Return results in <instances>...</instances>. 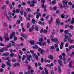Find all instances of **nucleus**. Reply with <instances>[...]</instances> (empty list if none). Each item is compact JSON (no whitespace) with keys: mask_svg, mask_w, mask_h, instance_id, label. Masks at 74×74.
<instances>
[{"mask_svg":"<svg viewBox=\"0 0 74 74\" xmlns=\"http://www.w3.org/2000/svg\"><path fill=\"white\" fill-rule=\"evenodd\" d=\"M4 47L0 50V52H4Z\"/></svg>","mask_w":74,"mask_h":74,"instance_id":"obj_23","label":"nucleus"},{"mask_svg":"<svg viewBox=\"0 0 74 74\" xmlns=\"http://www.w3.org/2000/svg\"><path fill=\"white\" fill-rule=\"evenodd\" d=\"M32 22L34 24H35V20L34 19H32Z\"/></svg>","mask_w":74,"mask_h":74,"instance_id":"obj_53","label":"nucleus"},{"mask_svg":"<svg viewBox=\"0 0 74 74\" xmlns=\"http://www.w3.org/2000/svg\"><path fill=\"white\" fill-rule=\"evenodd\" d=\"M42 8H44V9H46V6L45 5H44V3H42Z\"/></svg>","mask_w":74,"mask_h":74,"instance_id":"obj_16","label":"nucleus"},{"mask_svg":"<svg viewBox=\"0 0 74 74\" xmlns=\"http://www.w3.org/2000/svg\"><path fill=\"white\" fill-rule=\"evenodd\" d=\"M5 8V5H4L3 7L1 8V9L2 10L3 9H4Z\"/></svg>","mask_w":74,"mask_h":74,"instance_id":"obj_45","label":"nucleus"},{"mask_svg":"<svg viewBox=\"0 0 74 74\" xmlns=\"http://www.w3.org/2000/svg\"><path fill=\"white\" fill-rule=\"evenodd\" d=\"M30 26V25H29V23H28L27 25V28H29Z\"/></svg>","mask_w":74,"mask_h":74,"instance_id":"obj_48","label":"nucleus"},{"mask_svg":"<svg viewBox=\"0 0 74 74\" xmlns=\"http://www.w3.org/2000/svg\"><path fill=\"white\" fill-rule=\"evenodd\" d=\"M4 13L5 14V16L6 15V18H8V20L11 21V19H10V17H9L7 15V13H6V12L5 11H4Z\"/></svg>","mask_w":74,"mask_h":74,"instance_id":"obj_7","label":"nucleus"},{"mask_svg":"<svg viewBox=\"0 0 74 74\" xmlns=\"http://www.w3.org/2000/svg\"><path fill=\"white\" fill-rule=\"evenodd\" d=\"M16 66H20V64H19V63H16L14 64L13 67H15Z\"/></svg>","mask_w":74,"mask_h":74,"instance_id":"obj_12","label":"nucleus"},{"mask_svg":"<svg viewBox=\"0 0 74 74\" xmlns=\"http://www.w3.org/2000/svg\"><path fill=\"white\" fill-rule=\"evenodd\" d=\"M48 58L51 59V60H53V56L52 55H49L48 57Z\"/></svg>","mask_w":74,"mask_h":74,"instance_id":"obj_14","label":"nucleus"},{"mask_svg":"<svg viewBox=\"0 0 74 74\" xmlns=\"http://www.w3.org/2000/svg\"><path fill=\"white\" fill-rule=\"evenodd\" d=\"M74 23V18H72V21L71 22V24H73Z\"/></svg>","mask_w":74,"mask_h":74,"instance_id":"obj_22","label":"nucleus"},{"mask_svg":"<svg viewBox=\"0 0 74 74\" xmlns=\"http://www.w3.org/2000/svg\"><path fill=\"white\" fill-rule=\"evenodd\" d=\"M68 4L69 5L71 6L72 5V3L71 2H68Z\"/></svg>","mask_w":74,"mask_h":74,"instance_id":"obj_43","label":"nucleus"},{"mask_svg":"<svg viewBox=\"0 0 74 74\" xmlns=\"http://www.w3.org/2000/svg\"><path fill=\"white\" fill-rule=\"evenodd\" d=\"M68 41H69V42L70 43H73V40L71 39L70 38H69L68 39Z\"/></svg>","mask_w":74,"mask_h":74,"instance_id":"obj_13","label":"nucleus"},{"mask_svg":"<svg viewBox=\"0 0 74 74\" xmlns=\"http://www.w3.org/2000/svg\"><path fill=\"white\" fill-rule=\"evenodd\" d=\"M14 53H12L11 54H10V56L12 57V56H14Z\"/></svg>","mask_w":74,"mask_h":74,"instance_id":"obj_30","label":"nucleus"},{"mask_svg":"<svg viewBox=\"0 0 74 74\" xmlns=\"http://www.w3.org/2000/svg\"><path fill=\"white\" fill-rule=\"evenodd\" d=\"M45 73L46 74H48V70L47 69V68H45Z\"/></svg>","mask_w":74,"mask_h":74,"instance_id":"obj_19","label":"nucleus"},{"mask_svg":"<svg viewBox=\"0 0 74 74\" xmlns=\"http://www.w3.org/2000/svg\"><path fill=\"white\" fill-rule=\"evenodd\" d=\"M16 23H18V24H19V23H21V21H20L19 20H18L16 21Z\"/></svg>","mask_w":74,"mask_h":74,"instance_id":"obj_33","label":"nucleus"},{"mask_svg":"<svg viewBox=\"0 0 74 74\" xmlns=\"http://www.w3.org/2000/svg\"><path fill=\"white\" fill-rule=\"evenodd\" d=\"M62 60H61V59H60L58 60V63H59V64H60L62 63Z\"/></svg>","mask_w":74,"mask_h":74,"instance_id":"obj_39","label":"nucleus"},{"mask_svg":"<svg viewBox=\"0 0 74 74\" xmlns=\"http://www.w3.org/2000/svg\"><path fill=\"white\" fill-rule=\"evenodd\" d=\"M32 69L31 66L29 65H28V69L29 70H30V69Z\"/></svg>","mask_w":74,"mask_h":74,"instance_id":"obj_41","label":"nucleus"},{"mask_svg":"<svg viewBox=\"0 0 74 74\" xmlns=\"http://www.w3.org/2000/svg\"><path fill=\"white\" fill-rule=\"evenodd\" d=\"M18 58H19V59H20V60L21 59L22 56H21L19 55L18 56Z\"/></svg>","mask_w":74,"mask_h":74,"instance_id":"obj_60","label":"nucleus"},{"mask_svg":"<svg viewBox=\"0 0 74 74\" xmlns=\"http://www.w3.org/2000/svg\"><path fill=\"white\" fill-rule=\"evenodd\" d=\"M67 74H70V71L69 70H68L67 71Z\"/></svg>","mask_w":74,"mask_h":74,"instance_id":"obj_52","label":"nucleus"},{"mask_svg":"<svg viewBox=\"0 0 74 74\" xmlns=\"http://www.w3.org/2000/svg\"><path fill=\"white\" fill-rule=\"evenodd\" d=\"M30 71H28L27 73L26 72H25L24 73L25 74H30Z\"/></svg>","mask_w":74,"mask_h":74,"instance_id":"obj_58","label":"nucleus"},{"mask_svg":"<svg viewBox=\"0 0 74 74\" xmlns=\"http://www.w3.org/2000/svg\"><path fill=\"white\" fill-rule=\"evenodd\" d=\"M38 23L39 24V25H42L43 26H44V22H43L42 23V22H41V21H40L38 22Z\"/></svg>","mask_w":74,"mask_h":74,"instance_id":"obj_17","label":"nucleus"},{"mask_svg":"<svg viewBox=\"0 0 74 74\" xmlns=\"http://www.w3.org/2000/svg\"><path fill=\"white\" fill-rule=\"evenodd\" d=\"M0 40L1 41H3V37L1 36H0Z\"/></svg>","mask_w":74,"mask_h":74,"instance_id":"obj_38","label":"nucleus"},{"mask_svg":"<svg viewBox=\"0 0 74 74\" xmlns=\"http://www.w3.org/2000/svg\"><path fill=\"white\" fill-rule=\"evenodd\" d=\"M43 32H44V33H47L48 32V31L46 29H44V30H43Z\"/></svg>","mask_w":74,"mask_h":74,"instance_id":"obj_51","label":"nucleus"},{"mask_svg":"<svg viewBox=\"0 0 74 74\" xmlns=\"http://www.w3.org/2000/svg\"><path fill=\"white\" fill-rule=\"evenodd\" d=\"M63 60L64 61V63L65 64H66L67 62H66L65 61H66V58L65 57L63 58Z\"/></svg>","mask_w":74,"mask_h":74,"instance_id":"obj_25","label":"nucleus"},{"mask_svg":"<svg viewBox=\"0 0 74 74\" xmlns=\"http://www.w3.org/2000/svg\"><path fill=\"white\" fill-rule=\"evenodd\" d=\"M36 14L38 15H36V18L37 19H38L39 18V16H41V14L39 13L36 12Z\"/></svg>","mask_w":74,"mask_h":74,"instance_id":"obj_8","label":"nucleus"},{"mask_svg":"<svg viewBox=\"0 0 74 74\" xmlns=\"http://www.w3.org/2000/svg\"><path fill=\"white\" fill-rule=\"evenodd\" d=\"M49 15H48L46 17V19L47 20L48 19V18H49Z\"/></svg>","mask_w":74,"mask_h":74,"instance_id":"obj_57","label":"nucleus"},{"mask_svg":"<svg viewBox=\"0 0 74 74\" xmlns=\"http://www.w3.org/2000/svg\"><path fill=\"white\" fill-rule=\"evenodd\" d=\"M16 13H19V11H20L19 9H16Z\"/></svg>","mask_w":74,"mask_h":74,"instance_id":"obj_31","label":"nucleus"},{"mask_svg":"<svg viewBox=\"0 0 74 74\" xmlns=\"http://www.w3.org/2000/svg\"><path fill=\"white\" fill-rule=\"evenodd\" d=\"M22 51L23 52H25L26 51V49L25 48H23L22 49Z\"/></svg>","mask_w":74,"mask_h":74,"instance_id":"obj_44","label":"nucleus"},{"mask_svg":"<svg viewBox=\"0 0 74 74\" xmlns=\"http://www.w3.org/2000/svg\"><path fill=\"white\" fill-rule=\"evenodd\" d=\"M69 36L70 37H73V36L71 35V34L70 33L69 34Z\"/></svg>","mask_w":74,"mask_h":74,"instance_id":"obj_56","label":"nucleus"},{"mask_svg":"<svg viewBox=\"0 0 74 74\" xmlns=\"http://www.w3.org/2000/svg\"><path fill=\"white\" fill-rule=\"evenodd\" d=\"M51 38H50L51 40L52 41H53V42H56L57 44H59V42H58V39L57 38H55L54 39H53V36L52 35H51L50 36Z\"/></svg>","mask_w":74,"mask_h":74,"instance_id":"obj_1","label":"nucleus"},{"mask_svg":"<svg viewBox=\"0 0 74 74\" xmlns=\"http://www.w3.org/2000/svg\"><path fill=\"white\" fill-rule=\"evenodd\" d=\"M33 49H37L38 48V47H37V46H33Z\"/></svg>","mask_w":74,"mask_h":74,"instance_id":"obj_26","label":"nucleus"},{"mask_svg":"<svg viewBox=\"0 0 74 74\" xmlns=\"http://www.w3.org/2000/svg\"><path fill=\"white\" fill-rule=\"evenodd\" d=\"M19 18H20V19H21V20L22 21H23V18H22V17H21V16H19Z\"/></svg>","mask_w":74,"mask_h":74,"instance_id":"obj_47","label":"nucleus"},{"mask_svg":"<svg viewBox=\"0 0 74 74\" xmlns=\"http://www.w3.org/2000/svg\"><path fill=\"white\" fill-rule=\"evenodd\" d=\"M37 3V1H33L32 2V4H30V6L31 7H34V3L36 4Z\"/></svg>","mask_w":74,"mask_h":74,"instance_id":"obj_3","label":"nucleus"},{"mask_svg":"<svg viewBox=\"0 0 74 74\" xmlns=\"http://www.w3.org/2000/svg\"><path fill=\"white\" fill-rule=\"evenodd\" d=\"M45 2V0H42L41 1V3H42L43 4H44V3Z\"/></svg>","mask_w":74,"mask_h":74,"instance_id":"obj_46","label":"nucleus"},{"mask_svg":"<svg viewBox=\"0 0 74 74\" xmlns=\"http://www.w3.org/2000/svg\"><path fill=\"white\" fill-rule=\"evenodd\" d=\"M50 49H55V47H54V46H51L50 47Z\"/></svg>","mask_w":74,"mask_h":74,"instance_id":"obj_24","label":"nucleus"},{"mask_svg":"<svg viewBox=\"0 0 74 74\" xmlns=\"http://www.w3.org/2000/svg\"><path fill=\"white\" fill-rule=\"evenodd\" d=\"M64 37L66 39H68L69 38V36H68L67 35H65L64 36Z\"/></svg>","mask_w":74,"mask_h":74,"instance_id":"obj_35","label":"nucleus"},{"mask_svg":"<svg viewBox=\"0 0 74 74\" xmlns=\"http://www.w3.org/2000/svg\"><path fill=\"white\" fill-rule=\"evenodd\" d=\"M62 56L64 57H65L66 56V54L64 53H63L62 54Z\"/></svg>","mask_w":74,"mask_h":74,"instance_id":"obj_59","label":"nucleus"},{"mask_svg":"<svg viewBox=\"0 0 74 74\" xmlns=\"http://www.w3.org/2000/svg\"><path fill=\"white\" fill-rule=\"evenodd\" d=\"M19 52L20 54H21V55L23 54V53H22V51L21 50H19Z\"/></svg>","mask_w":74,"mask_h":74,"instance_id":"obj_49","label":"nucleus"},{"mask_svg":"<svg viewBox=\"0 0 74 74\" xmlns=\"http://www.w3.org/2000/svg\"><path fill=\"white\" fill-rule=\"evenodd\" d=\"M44 39L42 38H39L38 41H39V42H42L43 41V40Z\"/></svg>","mask_w":74,"mask_h":74,"instance_id":"obj_15","label":"nucleus"},{"mask_svg":"<svg viewBox=\"0 0 74 74\" xmlns=\"http://www.w3.org/2000/svg\"><path fill=\"white\" fill-rule=\"evenodd\" d=\"M58 72L59 73H61V72H62V70H61L60 66H58Z\"/></svg>","mask_w":74,"mask_h":74,"instance_id":"obj_20","label":"nucleus"},{"mask_svg":"<svg viewBox=\"0 0 74 74\" xmlns=\"http://www.w3.org/2000/svg\"><path fill=\"white\" fill-rule=\"evenodd\" d=\"M22 30L23 32H25V28H24V27H22Z\"/></svg>","mask_w":74,"mask_h":74,"instance_id":"obj_36","label":"nucleus"},{"mask_svg":"<svg viewBox=\"0 0 74 74\" xmlns=\"http://www.w3.org/2000/svg\"><path fill=\"white\" fill-rule=\"evenodd\" d=\"M2 56H7V54L5 53H3L2 54Z\"/></svg>","mask_w":74,"mask_h":74,"instance_id":"obj_50","label":"nucleus"},{"mask_svg":"<svg viewBox=\"0 0 74 74\" xmlns=\"http://www.w3.org/2000/svg\"><path fill=\"white\" fill-rule=\"evenodd\" d=\"M30 42L31 44L32 45H34V41H30Z\"/></svg>","mask_w":74,"mask_h":74,"instance_id":"obj_27","label":"nucleus"},{"mask_svg":"<svg viewBox=\"0 0 74 74\" xmlns=\"http://www.w3.org/2000/svg\"><path fill=\"white\" fill-rule=\"evenodd\" d=\"M56 23H57V24L58 25H59V24H60V21H59V19L57 18L56 19Z\"/></svg>","mask_w":74,"mask_h":74,"instance_id":"obj_11","label":"nucleus"},{"mask_svg":"<svg viewBox=\"0 0 74 74\" xmlns=\"http://www.w3.org/2000/svg\"><path fill=\"white\" fill-rule=\"evenodd\" d=\"M61 18H64V14H62L61 15Z\"/></svg>","mask_w":74,"mask_h":74,"instance_id":"obj_32","label":"nucleus"},{"mask_svg":"<svg viewBox=\"0 0 74 74\" xmlns=\"http://www.w3.org/2000/svg\"><path fill=\"white\" fill-rule=\"evenodd\" d=\"M30 52L31 53H34V51L33 50H30Z\"/></svg>","mask_w":74,"mask_h":74,"instance_id":"obj_64","label":"nucleus"},{"mask_svg":"<svg viewBox=\"0 0 74 74\" xmlns=\"http://www.w3.org/2000/svg\"><path fill=\"white\" fill-rule=\"evenodd\" d=\"M26 10L27 11H31V10H30V8H28Z\"/></svg>","mask_w":74,"mask_h":74,"instance_id":"obj_62","label":"nucleus"},{"mask_svg":"<svg viewBox=\"0 0 74 74\" xmlns=\"http://www.w3.org/2000/svg\"><path fill=\"white\" fill-rule=\"evenodd\" d=\"M52 4H56V2L55 1H53L52 2Z\"/></svg>","mask_w":74,"mask_h":74,"instance_id":"obj_54","label":"nucleus"},{"mask_svg":"<svg viewBox=\"0 0 74 74\" xmlns=\"http://www.w3.org/2000/svg\"><path fill=\"white\" fill-rule=\"evenodd\" d=\"M68 2L67 1H62V3L63 4V5L64 6V7H66L67 6V4Z\"/></svg>","mask_w":74,"mask_h":74,"instance_id":"obj_4","label":"nucleus"},{"mask_svg":"<svg viewBox=\"0 0 74 74\" xmlns=\"http://www.w3.org/2000/svg\"><path fill=\"white\" fill-rule=\"evenodd\" d=\"M25 58H26V56L25 55H23L22 58V60H23V61L25 60Z\"/></svg>","mask_w":74,"mask_h":74,"instance_id":"obj_18","label":"nucleus"},{"mask_svg":"<svg viewBox=\"0 0 74 74\" xmlns=\"http://www.w3.org/2000/svg\"><path fill=\"white\" fill-rule=\"evenodd\" d=\"M9 59H10V58L9 57H7L5 58V60H8H8H10Z\"/></svg>","mask_w":74,"mask_h":74,"instance_id":"obj_61","label":"nucleus"},{"mask_svg":"<svg viewBox=\"0 0 74 74\" xmlns=\"http://www.w3.org/2000/svg\"><path fill=\"white\" fill-rule=\"evenodd\" d=\"M43 29L42 28L41 29V30L40 31V33H42L43 32Z\"/></svg>","mask_w":74,"mask_h":74,"instance_id":"obj_55","label":"nucleus"},{"mask_svg":"<svg viewBox=\"0 0 74 74\" xmlns=\"http://www.w3.org/2000/svg\"><path fill=\"white\" fill-rule=\"evenodd\" d=\"M15 32H12L11 34L10 35L9 38L10 39H12L13 37L15 36Z\"/></svg>","mask_w":74,"mask_h":74,"instance_id":"obj_2","label":"nucleus"},{"mask_svg":"<svg viewBox=\"0 0 74 74\" xmlns=\"http://www.w3.org/2000/svg\"><path fill=\"white\" fill-rule=\"evenodd\" d=\"M14 41H16V40H17V37H14Z\"/></svg>","mask_w":74,"mask_h":74,"instance_id":"obj_37","label":"nucleus"},{"mask_svg":"<svg viewBox=\"0 0 74 74\" xmlns=\"http://www.w3.org/2000/svg\"><path fill=\"white\" fill-rule=\"evenodd\" d=\"M20 13L22 15H23V10H21L20 11Z\"/></svg>","mask_w":74,"mask_h":74,"instance_id":"obj_42","label":"nucleus"},{"mask_svg":"<svg viewBox=\"0 0 74 74\" xmlns=\"http://www.w3.org/2000/svg\"><path fill=\"white\" fill-rule=\"evenodd\" d=\"M27 59L29 61H30V59L32 58V56L31 55H30L29 56L28 55H26Z\"/></svg>","mask_w":74,"mask_h":74,"instance_id":"obj_5","label":"nucleus"},{"mask_svg":"<svg viewBox=\"0 0 74 74\" xmlns=\"http://www.w3.org/2000/svg\"><path fill=\"white\" fill-rule=\"evenodd\" d=\"M11 43H9V45H8L7 46V48H10V47H11Z\"/></svg>","mask_w":74,"mask_h":74,"instance_id":"obj_28","label":"nucleus"},{"mask_svg":"<svg viewBox=\"0 0 74 74\" xmlns=\"http://www.w3.org/2000/svg\"><path fill=\"white\" fill-rule=\"evenodd\" d=\"M37 44H39L40 46H41V45H43V46H44V45H46V43L45 42L44 43H41L40 42H37Z\"/></svg>","mask_w":74,"mask_h":74,"instance_id":"obj_6","label":"nucleus"},{"mask_svg":"<svg viewBox=\"0 0 74 74\" xmlns=\"http://www.w3.org/2000/svg\"><path fill=\"white\" fill-rule=\"evenodd\" d=\"M54 48H57L58 47V45L55 44L54 45Z\"/></svg>","mask_w":74,"mask_h":74,"instance_id":"obj_63","label":"nucleus"},{"mask_svg":"<svg viewBox=\"0 0 74 74\" xmlns=\"http://www.w3.org/2000/svg\"><path fill=\"white\" fill-rule=\"evenodd\" d=\"M4 39H5V41L6 42H7V41H8L9 40V38H4Z\"/></svg>","mask_w":74,"mask_h":74,"instance_id":"obj_29","label":"nucleus"},{"mask_svg":"<svg viewBox=\"0 0 74 74\" xmlns=\"http://www.w3.org/2000/svg\"><path fill=\"white\" fill-rule=\"evenodd\" d=\"M10 62H11V61L10 60H8V61L7 62L6 64L7 66H10V67L12 66V65L10 63Z\"/></svg>","mask_w":74,"mask_h":74,"instance_id":"obj_9","label":"nucleus"},{"mask_svg":"<svg viewBox=\"0 0 74 74\" xmlns=\"http://www.w3.org/2000/svg\"><path fill=\"white\" fill-rule=\"evenodd\" d=\"M8 34H6V36H4V38H8Z\"/></svg>","mask_w":74,"mask_h":74,"instance_id":"obj_34","label":"nucleus"},{"mask_svg":"<svg viewBox=\"0 0 74 74\" xmlns=\"http://www.w3.org/2000/svg\"><path fill=\"white\" fill-rule=\"evenodd\" d=\"M34 29L36 30H37V31H38V27L36 26H34Z\"/></svg>","mask_w":74,"mask_h":74,"instance_id":"obj_21","label":"nucleus"},{"mask_svg":"<svg viewBox=\"0 0 74 74\" xmlns=\"http://www.w3.org/2000/svg\"><path fill=\"white\" fill-rule=\"evenodd\" d=\"M73 27L74 26L71 25L69 26L70 28L71 29H73Z\"/></svg>","mask_w":74,"mask_h":74,"instance_id":"obj_40","label":"nucleus"},{"mask_svg":"<svg viewBox=\"0 0 74 74\" xmlns=\"http://www.w3.org/2000/svg\"><path fill=\"white\" fill-rule=\"evenodd\" d=\"M38 51H39V52H40V53H43L44 51L43 50L41 49L40 48L38 49Z\"/></svg>","mask_w":74,"mask_h":74,"instance_id":"obj_10","label":"nucleus"}]
</instances>
